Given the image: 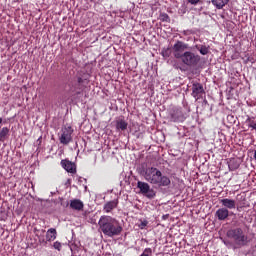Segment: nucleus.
<instances>
[{
    "instance_id": "nucleus-1",
    "label": "nucleus",
    "mask_w": 256,
    "mask_h": 256,
    "mask_svg": "<svg viewBox=\"0 0 256 256\" xmlns=\"http://www.w3.org/2000/svg\"><path fill=\"white\" fill-rule=\"evenodd\" d=\"M189 45L184 42L177 41L172 47L175 59H180L187 67H197L201 63V56L192 51H187Z\"/></svg>"
},
{
    "instance_id": "nucleus-2",
    "label": "nucleus",
    "mask_w": 256,
    "mask_h": 256,
    "mask_svg": "<svg viewBox=\"0 0 256 256\" xmlns=\"http://www.w3.org/2000/svg\"><path fill=\"white\" fill-rule=\"evenodd\" d=\"M142 176L150 185L157 187H169L171 185V178L163 174L157 167H147L142 171Z\"/></svg>"
},
{
    "instance_id": "nucleus-3",
    "label": "nucleus",
    "mask_w": 256,
    "mask_h": 256,
    "mask_svg": "<svg viewBox=\"0 0 256 256\" xmlns=\"http://www.w3.org/2000/svg\"><path fill=\"white\" fill-rule=\"evenodd\" d=\"M99 229L106 237H117L123 232L121 223L109 215H102L98 221Z\"/></svg>"
},
{
    "instance_id": "nucleus-4",
    "label": "nucleus",
    "mask_w": 256,
    "mask_h": 256,
    "mask_svg": "<svg viewBox=\"0 0 256 256\" xmlns=\"http://www.w3.org/2000/svg\"><path fill=\"white\" fill-rule=\"evenodd\" d=\"M227 237L232 239L234 249H241L249 245V236L245 235V232L241 228H233L227 231Z\"/></svg>"
},
{
    "instance_id": "nucleus-5",
    "label": "nucleus",
    "mask_w": 256,
    "mask_h": 256,
    "mask_svg": "<svg viewBox=\"0 0 256 256\" xmlns=\"http://www.w3.org/2000/svg\"><path fill=\"white\" fill-rule=\"evenodd\" d=\"M137 188L140 190V193L147 197V199H155V190L151 188L149 183L138 181Z\"/></svg>"
},
{
    "instance_id": "nucleus-6",
    "label": "nucleus",
    "mask_w": 256,
    "mask_h": 256,
    "mask_svg": "<svg viewBox=\"0 0 256 256\" xmlns=\"http://www.w3.org/2000/svg\"><path fill=\"white\" fill-rule=\"evenodd\" d=\"M73 128L71 126L62 128L61 135L59 137L60 143L62 145H69L70 141H73Z\"/></svg>"
},
{
    "instance_id": "nucleus-7",
    "label": "nucleus",
    "mask_w": 256,
    "mask_h": 256,
    "mask_svg": "<svg viewBox=\"0 0 256 256\" xmlns=\"http://www.w3.org/2000/svg\"><path fill=\"white\" fill-rule=\"evenodd\" d=\"M203 95H205V90L203 89V84L194 83L192 85V97H194V99L196 101H199V99H201V97H203Z\"/></svg>"
},
{
    "instance_id": "nucleus-8",
    "label": "nucleus",
    "mask_w": 256,
    "mask_h": 256,
    "mask_svg": "<svg viewBox=\"0 0 256 256\" xmlns=\"http://www.w3.org/2000/svg\"><path fill=\"white\" fill-rule=\"evenodd\" d=\"M220 203L224 209H235L237 202L234 199L224 198L220 200Z\"/></svg>"
},
{
    "instance_id": "nucleus-9",
    "label": "nucleus",
    "mask_w": 256,
    "mask_h": 256,
    "mask_svg": "<svg viewBox=\"0 0 256 256\" xmlns=\"http://www.w3.org/2000/svg\"><path fill=\"white\" fill-rule=\"evenodd\" d=\"M61 166L68 173H76V171H77L76 168H75V163H73V162H71L69 160H62L61 161Z\"/></svg>"
},
{
    "instance_id": "nucleus-10",
    "label": "nucleus",
    "mask_w": 256,
    "mask_h": 256,
    "mask_svg": "<svg viewBox=\"0 0 256 256\" xmlns=\"http://www.w3.org/2000/svg\"><path fill=\"white\" fill-rule=\"evenodd\" d=\"M118 205H119L118 200L108 201L104 204L103 211H104V213H111V211H113V209H117Z\"/></svg>"
},
{
    "instance_id": "nucleus-11",
    "label": "nucleus",
    "mask_w": 256,
    "mask_h": 256,
    "mask_svg": "<svg viewBox=\"0 0 256 256\" xmlns=\"http://www.w3.org/2000/svg\"><path fill=\"white\" fill-rule=\"evenodd\" d=\"M83 201L79 199H73L70 201V208L73 209L74 211H83Z\"/></svg>"
},
{
    "instance_id": "nucleus-12",
    "label": "nucleus",
    "mask_w": 256,
    "mask_h": 256,
    "mask_svg": "<svg viewBox=\"0 0 256 256\" xmlns=\"http://www.w3.org/2000/svg\"><path fill=\"white\" fill-rule=\"evenodd\" d=\"M183 119V112L181 111V109H176L171 114V121H173L174 123H179L180 121H183Z\"/></svg>"
},
{
    "instance_id": "nucleus-13",
    "label": "nucleus",
    "mask_w": 256,
    "mask_h": 256,
    "mask_svg": "<svg viewBox=\"0 0 256 256\" xmlns=\"http://www.w3.org/2000/svg\"><path fill=\"white\" fill-rule=\"evenodd\" d=\"M216 217L219 221H225L229 217V210L227 208H220L216 211Z\"/></svg>"
},
{
    "instance_id": "nucleus-14",
    "label": "nucleus",
    "mask_w": 256,
    "mask_h": 256,
    "mask_svg": "<svg viewBox=\"0 0 256 256\" xmlns=\"http://www.w3.org/2000/svg\"><path fill=\"white\" fill-rule=\"evenodd\" d=\"M57 239V230L55 228H50L46 232V241H55Z\"/></svg>"
},
{
    "instance_id": "nucleus-15",
    "label": "nucleus",
    "mask_w": 256,
    "mask_h": 256,
    "mask_svg": "<svg viewBox=\"0 0 256 256\" xmlns=\"http://www.w3.org/2000/svg\"><path fill=\"white\" fill-rule=\"evenodd\" d=\"M128 125L129 124L124 119H118L116 121V129H117V131H125L127 129Z\"/></svg>"
},
{
    "instance_id": "nucleus-16",
    "label": "nucleus",
    "mask_w": 256,
    "mask_h": 256,
    "mask_svg": "<svg viewBox=\"0 0 256 256\" xmlns=\"http://www.w3.org/2000/svg\"><path fill=\"white\" fill-rule=\"evenodd\" d=\"M211 3L217 9H223V7L229 3V0H211Z\"/></svg>"
},
{
    "instance_id": "nucleus-17",
    "label": "nucleus",
    "mask_w": 256,
    "mask_h": 256,
    "mask_svg": "<svg viewBox=\"0 0 256 256\" xmlns=\"http://www.w3.org/2000/svg\"><path fill=\"white\" fill-rule=\"evenodd\" d=\"M195 48L197 49V51H199L201 55H207L209 53V47L205 45H196Z\"/></svg>"
},
{
    "instance_id": "nucleus-18",
    "label": "nucleus",
    "mask_w": 256,
    "mask_h": 256,
    "mask_svg": "<svg viewBox=\"0 0 256 256\" xmlns=\"http://www.w3.org/2000/svg\"><path fill=\"white\" fill-rule=\"evenodd\" d=\"M7 135H9V128L3 127L0 131V141H3Z\"/></svg>"
},
{
    "instance_id": "nucleus-19",
    "label": "nucleus",
    "mask_w": 256,
    "mask_h": 256,
    "mask_svg": "<svg viewBox=\"0 0 256 256\" xmlns=\"http://www.w3.org/2000/svg\"><path fill=\"white\" fill-rule=\"evenodd\" d=\"M248 126L251 127V129L256 130V120H251V118L247 119Z\"/></svg>"
},
{
    "instance_id": "nucleus-20",
    "label": "nucleus",
    "mask_w": 256,
    "mask_h": 256,
    "mask_svg": "<svg viewBox=\"0 0 256 256\" xmlns=\"http://www.w3.org/2000/svg\"><path fill=\"white\" fill-rule=\"evenodd\" d=\"M53 247H54V249H56L57 251H60V250H61V247H62L61 242H59V241L54 242Z\"/></svg>"
},
{
    "instance_id": "nucleus-21",
    "label": "nucleus",
    "mask_w": 256,
    "mask_h": 256,
    "mask_svg": "<svg viewBox=\"0 0 256 256\" xmlns=\"http://www.w3.org/2000/svg\"><path fill=\"white\" fill-rule=\"evenodd\" d=\"M222 243H224V245L228 248L233 246V244L229 240L222 239Z\"/></svg>"
},
{
    "instance_id": "nucleus-22",
    "label": "nucleus",
    "mask_w": 256,
    "mask_h": 256,
    "mask_svg": "<svg viewBox=\"0 0 256 256\" xmlns=\"http://www.w3.org/2000/svg\"><path fill=\"white\" fill-rule=\"evenodd\" d=\"M162 55L164 57H169V55H171V51L169 49H165L162 51Z\"/></svg>"
},
{
    "instance_id": "nucleus-23",
    "label": "nucleus",
    "mask_w": 256,
    "mask_h": 256,
    "mask_svg": "<svg viewBox=\"0 0 256 256\" xmlns=\"http://www.w3.org/2000/svg\"><path fill=\"white\" fill-rule=\"evenodd\" d=\"M149 222H147V220L141 221L139 224V227L141 229H145V226L148 225Z\"/></svg>"
},
{
    "instance_id": "nucleus-24",
    "label": "nucleus",
    "mask_w": 256,
    "mask_h": 256,
    "mask_svg": "<svg viewBox=\"0 0 256 256\" xmlns=\"http://www.w3.org/2000/svg\"><path fill=\"white\" fill-rule=\"evenodd\" d=\"M199 1H201V0H188V3H190L191 5H197V3H199Z\"/></svg>"
},
{
    "instance_id": "nucleus-25",
    "label": "nucleus",
    "mask_w": 256,
    "mask_h": 256,
    "mask_svg": "<svg viewBox=\"0 0 256 256\" xmlns=\"http://www.w3.org/2000/svg\"><path fill=\"white\" fill-rule=\"evenodd\" d=\"M239 164H237L236 166L232 167V170L238 169Z\"/></svg>"
},
{
    "instance_id": "nucleus-26",
    "label": "nucleus",
    "mask_w": 256,
    "mask_h": 256,
    "mask_svg": "<svg viewBox=\"0 0 256 256\" xmlns=\"http://www.w3.org/2000/svg\"><path fill=\"white\" fill-rule=\"evenodd\" d=\"M164 17H165L166 19H169V16H168L167 14H165Z\"/></svg>"
},
{
    "instance_id": "nucleus-27",
    "label": "nucleus",
    "mask_w": 256,
    "mask_h": 256,
    "mask_svg": "<svg viewBox=\"0 0 256 256\" xmlns=\"http://www.w3.org/2000/svg\"><path fill=\"white\" fill-rule=\"evenodd\" d=\"M1 123H3V118L0 117V125H1Z\"/></svg>"
},
{
    "instance_id": "nucleus-28",
    "label": "nucleus",
    "mask_w": 256,
    "mask_h": 256,
    "mask_svg": "<svg viewBox=\"0 0 256 256\" xmlns=\"http://www.w3.org/2000/svg\"><path fill=\"white\" fill-rule=\"evenodd\" d=\"M39 143H41V137L37 140Z\"/></svg>"
},
{
    "instance_id": "nucleus-29",
    "label": "nucleus",
    "mask_w": 256,
    "mask_h": 256,
    "mask_svg": "<svg viewBox=\"0 0 256 256\" xmlns=\"http://www.w3.org/2000/svg\"><path fill=\"white\" fill-rule=\"evenodd\" d=\"M229 168L231 169V164H229Z\"/></svg>"
}]
</instances>
